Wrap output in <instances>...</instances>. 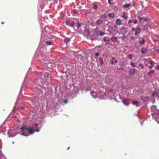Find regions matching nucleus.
Wrapping results in <instances>:
<instances>
[{
    "mask_svg": "<svg viewBox=\"0 0 159 159\" xmlns=\"http://www.w3.org/2000/svg\"><path fill=\"white\" fill-rule=\"evenodd\" d=\"M34 127H28L25 126H23L20 128L21 135L25 136H27L28 134H32L34 133Z\"/></svg>",
    "mask_w": 159,
    "mask_h": 159,
    "instance_id": "f257e3e1",
    "label": "nucleus"
},
{
    "mask_svg": "<svg viewBox=\"0 0 159 159\" xmlns=\"http://www.w3.org/2000/svg\"><path fill=\"white\" fill-rule=\"evenodd\" d=\"M122 102L126 106H128L129 105V100L127 99L124 98L122 100Z\"/></svg>",
    "mask_w": 159,
    "mask_h": 159,
    "instance_id": "f03ea898",
    "label": "nucleus"
},
{
    "mask_svg": "<svg viewBox=\"0 0 159 159\" xmlns=\"http://www.w3.org/2000/svg\"><path fill=\"white\" fill-rule=\"evenodd\" d=\"M136 70L135 68H133L132 70H130L129 71L130 75H134L135 73Z\"/></svg>",
    "mask_w": 159,
    "mask_h": 159,
    "instance_id": "7ed1b4c3",
    "label": "nucleus"
},
{
    "mask_svg": "<svg viewBox=\"0 0 159 159\" xmlns=\"http://www.w3.org/2000/svg\"><path fill=\"white\" fill-rule=\"evenodd\" d=\"M138 20H139L140 21H141L142 20H143L144 21H145L148 20L147 18L146 17H142L140 16H138Z\"/></svg>",
    "mask_w": 159,
    "mask_h": 159,
    "instance_id": "20e7f679",
    "label": "nucleus"
},
{
    "mask_svg": "<svg viewBox=\"0 0 159 159\" xmlns=\"http://www.w3.org/2000/svg\"><path fill=\"white\" fill-rule=\"evenodd\" d=\"M135 35H136L138 34H140V29L139 27H137L135 30Z\"/></svg>",
    "mask_w": 159,
    "mask_h": 159,
    "instance_id": "39448f33",
    "label": "nucleus"
},
{
    "mask_svg": "<svg viewBox=\"0 0 159 159\" xmlns=\"http://www.w3.org/2000/svg\"><path fill=\"white\" fill-rule=\"evenodd\" d=\"M122 17L124 18V19L125 20L128 18V15L125 12H123V15L122 16Z\"/></svg>",
    "mask_w": 159,
    "mask_h": 159,
    "instance_id": "423d86ee",
    "label": "nucleus"
},
{
    "mask_svg": "<svg viewBox=\"0 0 159 159\" xmlns=\"http://www.w3.org/2000/svg\"><path fill=\"white\" fill-rule=\"evenodd\" d=\"M91 95L92 97L94 98H97V93H94L93 91L91 92Z\"/></svg>",
    "mask_w": 159,
    "mask_h": 159,
    "instance_id": "0eeeda50",
    "label": "nucleus"
},
{
    "mask_svg": "<svg viewBox=\"0 0 159 159\" xmlns=\"http://www.w3.org/2000/svg\"><path fill=\"white\" fill-rule=\"evenodd\" d=\"M154 73V71L153 70H151L149 71L148 73V75L150 76H152V74H153Z\"/></svg>",
    "mask_w": 159,
    "mask_h": 159,
    "instance_id": "6e6552de",
    "label": "nucleus"
},
{
    "mask_svg": "<svg viewBox=\"0 0 159 159\" xmlns=\"http://www.w3.org/2000/svg\"><path fill=\"white\" fill-rule=\"evenodd\" d=\"M150 26L148 25H146L144 26L143 27V30L145 31H148V28H150Z\"/></svg>",
    "mask_w": 159,
    "mask_h": 159,
    "instance_id": "1a4fd4ad",
    "label": "nucleus"
},
{
    "mask_svg": "<svg viewBox=\"0 0 159 159\" xmlns=\"http://www.w3.org/2000/svg\"><path fill=\"white\" fill-rule=\"evenodd\" d=\"M141 99L143 101H146L148 99V97L142 96L141 97Z\"/></svg>",
    "mask_w": 159,
    "mask_h": 159,
    "instance_id": "9d476101",
    "label": "nucleus"
},
{
    "mask_svg": "<svg viewBox=\"0 0 159 159\" xmlns=\"http://www.w3.org/2000/svg\"><path fill=\"white\" fill-rule=\"evenodd\" d=\"M116 23L119 25H122V22L120 19H117L116 20Z\"/></svg>",
    "mask_w": 159,
    "mask_h": 159,
    "instance_id": "9b49d317",
    "label": "nucleus"
},
{
    "mask_svg": "<svg viewBox=\"0 0 159 159\" xmlns=\"http://www.w3.org/2000/svg\"><path fill=\"white\" fill-rule=\"evenodd\" d=\"M70 40V38H66L63 39L64 42L66 43H67L69 42Z\"/></svg>",
    "mask_w": 159,
    "mask_h": 159,
    "instance_id": "f8f14e48",
    "label": "nucleus"
},
{
    "mask_svg": "<svg viewBox=\"0 0 159 159\" xmlns=\"http://www.w3.org/2000/svg\"><path fill=\"white\" fill-rule=\"evenodd\" d=\"M103 21L102 20H98L96 21V23L97 25H101V24L102 23Z\"/></svg>",
    "mask_w": 159,
    "mask_h": 159,
    "instance_id": "ddd939ff",
    "label": "nucleus"
},
{
    "mask_svg": "<svg viewBox=\"0 0 159 159\" xmlns=\"http://www.w3.org/2000/svg\"><path fill=\"white\" fill-rule=\"evenodd\" d=\"M99 30L98 28H96L94 30V32L96 33V34L97 35H99Z\"/></svg>",
    "mask_w": 159,
    "mask_h": 159,
    "instance_id": "4468645a",
    "label": "nucleus"
},
{
    "mask_svg": "<svg viewBox=\"0 0 159 159\" xmlns=\"http://www.w3.org/2000/svg\"><path fill=\"white\" fill-rule=\"evenodd\" d=\"M139 42L140 44L143 45L145 44V41L144 39L142 38V40L141 41H139Z\"/></svg>",
    "mask_w": 159,
    "mask_h": 159,
    "instance_id": "2eb2a0df",
    "label": "nucleus"
},
{
    "mask_svg": "<svg viewBox=\"0 0 159 159\" xmlns=\"http://www.w3.org/2000/svg\"><path fill=\"white\" fill-rule=\"evenodd\" d=\"M152 95L153 97L158 96L157 93L156 91H154L152 93Z\"/></svg>",
    "mask_w": 159,
    "mask_h": 159,
    "instance_id": "dca6fc26",
    "label": "nucleus"
},
{
    "mask_svg": "<svg viewBox=\"0 0 159 159\" xmlns=\"http://www.w3.org/2000/svg\"><path fill=\"white\" fill-rule=\"evenodd\" d=\"M117 38V37H112L111 38V39L112 41L116 42V41Z\"/></svg>",
    "mask_w": 159,
    "mask_h": 159,
    "instance_id": "f3484780",
    "label": "nucleus"
},
{
    "mask_svg": "<svg viewBox=\"0 0 159 159\" xmlns=\"http://www.w3.org/2000/svg\"><path fill=\"white\" fill-rule=\"evenodd\" d=\"M141 52H142V53L144 54V53H146L147 52H148V51L146 49H145L144 50H143V48H142L141 49Z\"/></svg>",
    "mask_w": 159,
    "mask_h": 159,
    "instance_id": "a211bd4d",
    "label": "nucleus"
},
{
    "mask_svg": "<svg viewBox=\"0 0 159 159\" xmlns=\"http://www.w3.org/2000/svg\"><path fill=\"white\" fill-rule=\"evenodd\" d=\"M46 43L48 45H51L52 44V41H45Z\"/></svg>",
    "mask_w": 159,
    "mask_h": 159,
    "instance_id": "6ab92c4d",
    "label": "nucleus"
},
{
    "mask_svg": "<svg viewBox=\"0 0 159 159\" xmlns=\"http://www.w3.org/2000/svg\"><path fill=\"white\" fill-rule=\"evenodd\" d=\"M138 102L137 101H134L133 102V104L134 105H135L136 107L138 106Z\"/></svg>",
    "mask_w": 159,
    "mask_h": 159,
    "instance_id": "aec40b11",
    "label": "nucleus"
},
{
    "mask_svg": "<svg viewBox=\"0 0 159 159\" xmlns=\"http://www.w3.org/2000/svg\"><path fill=\"white\" fill-rule=\"evenodd\" d=\"M155 50V51L159 53V47H155L153 48Z\"/></svg>",
    "mask_w": 159,
    "mask_h": 159,
    "instance_id": "412c9836",
    "label": "nucleus"
},
{
    "mask_svg": "<svg viewBox=\"0 0 159 159\" xmlns=\"http://www.w3.org/2000/svg\"><path fill=\"white\" fill-rule=\"evenodd\" d=\"M115 14L114 13H111L109 14V16L111 17H114Z\"/></svg>",
    "mask_w": 159,
    "mask_h": 159,
    "instance_id": "4be33fe9",
    "label": "nucleus"
},
{
    "mask_svg": "<svg viewBox=\"0 0 159 159\" xmlns=\"http://www.w3.org/2000/svg\"><path fill=\"white\" fill-rule=\"evenodd\" d=\"M76 25L77 26V28H79L80 27L81 25L79 22L78 21L76 23Z\"/></svg>",
    "mask_w": 159,
    "mask_h": 159,
    "instance_id": "5701e85b",
    "label": "nucleus"
},
{
    "mask_svg": "<svg viewBox=\"0 0 159 159\" xmlns=\"http://www.w3.org/2000/svg\"><path fill=\"white\" fill-rule=\"evenodd\" d=\"M99 60L100 61V63H99L100 65H102L103 63V61H102V59L101 58H99Z\"/></svg>",
    "mask_w": 159,
    "mask_h": 159,
    "instance_id": "b1692460",
    "label": "nucleus"
},
{
    "mask_svg": "<svg viewBox=\"0 0 159 159\" xmlns=\"http://www.w3.org/2000/svg\"><path fill=\"white\" fill-rule=\"evenodd\" d=\"M75 24V22L74 21H72L71 22V23H70V26L72 27V28H73L74 27V24Z\"/></svg>",
    "mask_w": 159,
    "mask_h": 159,
    "instance_id": "393cba45",
    "label": "nucleus"
},
{
    "mask_svg": "<svg viewBox=\"0 0 159 159\" xmlns=\"http://www.w3.org/2000/svg\"><path fill=\"white\" fill-rule=\"evenodd\" d=\"M130 64L132 67H135V64L133 62H130Z\"/></svg>",
    "mask_w": 159,
    "mask_h": 159,
    "instance_id": "a878e982",
    "label": "nucleus"
},
{
    "mask_svg": "<svg viewBox=\"0 0 159 159\" xmlns=\"http://www.w3.org/2000/svg\"><path fill=\"white\" fill-rule=\"evenodd\" d=\"M128 58L130 59H131L133 58L132 55L131 54H129L128 56Z\"/></svg>",
    "mask_w": 159,
    "mask_h": 159,
    "instance_id": "bb28decb",
    "label": "nucleus"
},
{
    "mask_svg": "<svg viewBox=\"0 0 159 159\" xmlns=\"http://www.w3.org/2000/svg\"><path fill=\"white\" fill-rule=\"evenodd\" d=\"M138 67H140L141 69H143L144 68V66L142 64H140L138 65Z\"/></svg>",
    "mask_w": 159,
    "mask_h": 159,
    "instance_id": "cd10ccee",
    "label": "nucleus"
},
{
    "mask_svg": "<svg viewBox=\"0 0 159 159\" xmlns=\"http://www.w3.org/2000/svg\"><path fill=\"white\" fill-rule=\"evenodd\" d=\"M130 6V4H126L124 6V7L125 8H127L129 7Z\"/></svg>",
    "mask_w": 159,
    "mask_h": 159,
    "instance_id": "c85d7f7f",
    "label": "nucleus"
},
{
    "mask_svg": "<svg viewBox=\"0 0 159 159\" xmlns=\"http://www.w3.org/2000/svg\"><path fill=\"white\" fill-rule=\"evenodd\" d=\"M150 63L151 65H152V66H154V61L151 60L150 62Z\"/></svg>",
    "mask_w": 159,
    "mask_h": 159,
    "instance_id": "c756f323",
    "label": "nucleus"
},
{
    "mask_svg": "<svg viewBox=\"0 0 159 159\" xmlns=\"http://www.w3.org/2000/svg\"><path fill=\"white\" fill-rule=\"evenodd\" d=\"M45 76H47V77H45L46 78V79H47L46 78H48L49 75H48V73H45Z\"/></svg>",
    "mask_w": 159,
    "mask_h": 159,
    "instance_id": "7c9ffc66",
    "label": "nucleus"
},
{
    "mask_svg": "<svg viewBox=\"0 0 159 159\" xmlns=\"http://www.w3.org/2000/svg\"><path fill=\"white\" fill-rule=\"evenodd\" d=\"M98 8V6L97 5H94L93 6V8L94 9H97V8Z\"/></svg>",
    "mask_w": 159,
    "mask_h": 159,
    "instance_id": "2f4dec72",
    "label": "nucleus"
},
{
    "mask_svg": "<svg viewBox=\"0 0 159 159\" xmlns=\"http://www.w3.org/2000/svg\"><path fill=\"white\" fill-rule=\"evenodd\" d=\"M99 34H100V35H103L104 34V33L103 32H99Z\"/></svg>",
    "mask_w": 159,
    "mask_h": 159,
    "instance_id": "473e14b6",
    "label": "nucleus"
},
{
    "mask_svg": "<svg viewBox=\"0 0 159 159\" xmlns=\"http://www.w3.org/2000/svg\"><path fill=\"white\" fill-rule=\"evenodd\" d=\"M95 55L96 57H98L99 56V54L98 52H96V53Z\"/></svg>",
    "mask_w": 159,
    "mask_h": 159,
    "instance_id": "72a5a7b5",
    "label": "nucleus"
},
{
    "mask_svg": "<svg viewBox=\"0 0 159 159\" xmlns=\"http://www.w3.org/2000/svg\"><path fill=\"white\" fill-rule=\"evenodd\" d=\"M138 22V21L137 20H135L134 21V24H136Z\"/></svg>",
    "mask_w": 159,
    "mask_h": 159,
    "instance_id": "f704fd0d",
    "label": "nucleus"
},
{
    "mask_svg": "<svg viewBox=\"0 0 159 159\" xmlns=\"http://www.w3.org/2000/svg\"><path fill=\"white\" fill-rule=\"evenodd\" d=\"M33 131H34V133L35 132H39V130L38 129H36L35 130H33Z\"/></svg>",
    "mask_w": 159,
    "mask_h": 159,
    "instance_id": "c9c22d12",
    "label": "nucleus"
},
{
    "mask_svg": "<svg viewBox=\"0 0 159 159\" xmlns=\"http://www.w3.org/2000/svg\"><path fill=\"white\" fill-rule=\"evenodd\" d=\"M38 126V124L37 123L34 124V126L35 127H37Z\"/></svg>",
    "mask_w": 159,
    "mask_h": 159,
    "instance_id": "e433bc0d",
    "label": "nucleus"
},
{
    "mask_svg": "<svg viewBox=\"0 0 159 159\" xmlns=\"http://www.w3.org/2000/svg\"><path fill=\"white\" fill-rule=\"evenodd\" d=\"M133 20H130L129 21V23H131L133 22Z\"/></svg>",
    "mask_w": 159,
    "mask_h": 159,
    "instance_id": "4c0bfd02",
    "label": "nucleus"
},
{
    "mask_svg": "<svg viewBox=\"0 0 159 159\" xmlns=\"http://www.w3.org/2000/svg\"><path fill=\"white\" fill-rule=\"evenodd\" d=\"M135 30L136 29L134 28H132V30L133 31H135Z\"/></svg>",
    "mask_w": 159,
    "mask_h": 159,
    "instance_id": "58836bf2",
    "label": "nucleus"
},
{
    "mask_svg": "<svg viewBox=\"0 0 159 159\" xmlns=\"http://www.w3.org/2000/svg\"><path fill=\"white\" fill-rule=\"evenodd\" d=\"M67 100H65L64 101V103H67Z\"/></svg>",
    "mask_w": 159,
    "mask_h": 159,
    "instance_id": "ea45409f",
    "label": "nucleus"
},
{
    "mask_svg": "<svg viewBox=\"0 0 159 159\" xmlns=\"http://www.w3.org/2000/svg\"><path fill=\"white\" fill-rule=\"evenodd\" d=\"M111 0H108V2L109 4H111Z\"/></svg>",
    "mask_w": 159,
    "mask_h": 159,
    "instance_id": "a19ab883",
    "label": "nucleus"
},
{
    "mask_svg": "<svg viewBox=\"0 0 159 159\" xmlns=\"http://www.w3.org/2000/svg\"><path fill=\"white\" fill-rule=\"evenodd\" d=\"M69 21H66V23L67 25H68V23H69Z\"/></svg>",
    "mask_w": 159,
    "mask_h": 159,
    "instance_id": "79ce46f5",
    "label": "nucleus"
},
{
    "mask_svg": "<svg viewBox=\"0 0 159 159\" xmlns=\"http://www.w3.org/2000/svg\"><path fill=\"white\" fill-rule=\"evenodd\" d=\"M111 65H113L114 64V62L113 61H111Z\"/></svg>",
    "mask_w": 159,
    "mask_h": 159,
    "instance_id": "37998d69",
    "label": "nucleus"
},
{
    "mask_svg": "<svg viewBox=\"0 0 159 159\" xmlns=\"http://www.w3.org/2000/svg\"><path fill=\"white\" fill-rule=\"evenodd\" d=\"M153 66H152V65H151V66H149V67L150 68H152L153 67Z\"/></svg>",
    "mask_w": 159,
    "mask_h": 159,
    "instance_id": "c03bdc74",
    "label": "nucleus"
},
{
    "mask_svg": "<svg viewBox=\"0 0 159 159\" xmlns=\"http://www.w3.org/2000/svg\"><path fill=\"white\" fill-rule=\"evenodd\" d=\"M156 68H157V69H159V65L157 66V67Z\"/></svg>",
    "mask_w": 159,
    "mask_h": 159,
    "instance_id": "a18cd8bd",
    "label": "nucleus"
},
{
    "mask_svg": "<svg viewBox=\"0 0 159 159\" xmlns=\"http://www.w3.org/2000/svg\"><path fill=\"white\" fill-rule=\"evenodd\" d=\"M122 64L124 65V66H125L126 65V63H122Z\"/></svg>",
    "mask_w": 159,
    "mask_h": 159,
    "instance_id": "49530a36",
    "label": "nucleus"
},
{
    "mask_svg": "<svg viewBox=\"0 0 159 159\" xmlns=\"http://www.w3.org/2000/svg\"><path fill=\"white\" fill-rule=\"evenodd\" d=\"M73 12L75 14H76V12L75 10H74L73 11Z\"/></svg>",
    "mask_w": 159,
    "mask_h": 159,
    "instance_id": "de8ad7c7",
    "label": "nucleus"
},
{
    "mask_svg": "<svg viewBox=\"0 0 159 159\" xmlns=\"http://www.w3.org/2000/svg\"><path fill=\"white\" fill-rule=\"evenodd\" d=\"M115 63H116L117 62V60H116L115 61Z\"/></svg>",
    "mask_w": 159,
    "mask_h": 159,
    "instance_id": "09e8293b",
    "label": "nucleus"
},
{
    "mask_svg": "<svg viewBox=\"0 0 159 159\" xmlns=\"http://www.w3.org/2000/svg\"><path fill=\"white\" fill-rule=\"evenodd\" d=\"M115 58L114 57H112V59L113 60H115Z\"/></svg>",
    "mask_w": 159,
    "mask_h": 159,
    "instance_id": "8fccbe9b",
    "label": "nucleus"
},
{
    "mask_svg": "<svg viewBox=\"0 0 159 159\" xmlns=\"http://www.w3.org/2000/svg\"><path fill=\"white\" fill-rule=\"evenodd\" d=\"M70 148V147H68L67 148V150H68Z\"/></svg>",
    "mask_w": 159,
    "mask_h": 159,
    "instance_id": "3c124183",
    "label": "nucleus"
},
{
    "mask_svg": "<svg viewBox=\"0 0 159 159\" xmlns=\"http://www.w3.org/2000/svg\"><path fill=\"white\" fill-rule=\"evenodd\" d=\"M4 23V22H2V23H1V24H3Z\"/></svg>",
    "mask_w": 159,
    "mask_h": 159,
    "instance_id": "603ef678",
    "label": "nucleus"
},
{
    "mask_svg": "<svg viewBox=\"0 0 159 159\" xmlns=\"http://www.w3.org/2000/svg\"><path fill=\"white\" fill-rule=\"evenodd\" d=\"M104 94L105 96H106V94L105 93H104Z\"/></svg>",
    "mask_w": 159,
    "mask_h": 159,
    "instance_id": "864d4df0",
    "label": "nucleus"
},
{
    "mask_svg": "<svg viewBox=\"0 0 159 159\" xmlns=\"http://www.w3.org/2000/svg\"><path fill=\"white\" fill-rule=\"evenodd\" d=\"M104 41H106V39H104Z\"/></svg>",
    "mask_w": 159,
    "mask_h": 159,
    "instance_id": "5fc2aeb1",
    "label": "nucleus"
},
{
    "mask_svg": "<svg viewBox=\"0 0 159 159\" xmlns=\"http://www.w3.org/2000/svg\"><path fill=\"white\" fill-rule=\"evenodd\" d=\"M157 123L159 124V121H157Z\"/></svg>",
    "mask_w": 159,
    "mask_h": 159,
    "instance_id": "6e6d98bb",
    "label": "nucleus"
}]
</instances>
